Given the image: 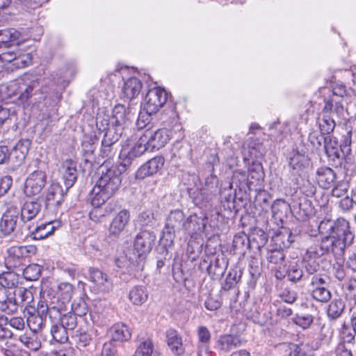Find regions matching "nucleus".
I'll return each instance as SVG.
<instances>
[{
    "label": "nucleus",
    "instance_id": "nucleus-10",
    "mask_svg": "<svg viewBox=\"0 0 356 356\" xmlns=\"http://www.w3.org/2000/svg\"><path fill=\"white\" fill-rule=\"evenodd\" d=\"M34 245L12 246L7 250L6 265L9 268H18L24 265L26 258L36 253Z\"/></svg>",
    "mask_w": 356,
    "mask_h": 356
},
{
    "label": "nucleus",
    "instance_id": "nucleus-35",
    "mask_svg": "<svg viewBox=\"0 0 356 356\" xmlns=\"http://www.w3.org/2000/svg\"><path fill=\"white\" fill-rule=\"evenodd\" d=\"M148 298V293L146 289L142 286L133 287L129 293V300L135 305H141Z\"/></svg>",
    "mask_w": 356,
    "mask_h": 356
},
{
    "label": "nucleus",
    "instance_id": "nucleus-3",
    "mask_svg": "<svg viewBox=\"0 0 356 356\" xmlns=\"http://www.w3.org/2000/svg\"><path fill=\"white\" fill-rule=\"evenodd\" d=\"M161 120L164 126L163 128L154 131L148 129L143 133L145 142L148 141L149 147L152 151L164 147L172 134L180 131L182 129L174 106L170 107L168 110H165L162 113Z\"/></svg>",
    "mask_w": 356,
    "mask_h": 356
},
{
    "label": "nucleus",
    "instance_id": "nucleus-46",
    "mask_svg": "<svg viewBox=\"0 0 356 356\" xmlns=\"http://www.w3.org/2000/svg\"><path fill=\"white\" fill-rule=\"evenodd\" d=\"M232 184H235L241 189L248 187L250 189V184L248 175L243 170H236L234 172L232 179Z\"/></svg>",
    "mask_w": 356,
    "mask_h": 356
},
{
    "label": "nucleus",
    "instance_id": "nucleus-7",
    "mask_svg": "<svg viewBox=\"0 0 356 356\" xmlns=\"http://www.w3.org/2000/svg\"><path fill=\"white\" fill-rule=\"evenodd\" d=\"M351 136L352 131H348L346 134L342 136L341 143L339 145L336 138L327 136L325 139L323 148L327 156L334 161L336 159H339L350 154L351 152Z\"/></svg>",
    "mask_w": 356,
    "mask_h": 356
},
{
    "label": "nucleus",
    "instance_id": "nucleus-54",
    "mask_svg": "<svg viewBox=\"0 0 356 356\" xmlns=\"http://www.w3.org/2000/svg\"><path fill=\"white\" fill-rule=\"evenodd\" d=\"M3 351L6 356H30L29 352L19 349L13 343H7Z\"/></svg>",
    "mask_w": 356,
    "mask_h": 356
},
{
    "label": "nucleus",
    "instance_id": "nucleus-1",
    "mask_svg": "<svg viewBox=\"0 0 356 356\" xmlns=\"http://www.w3.org/2000/svg\"><path fill=\"white\" fill-rule=\"evenodd\" d=\"M330 229L332 235L323 237L319 245L310 247L307 250L310 259H315L332 252L337 259H340L346 247L353 243L354 234L350 229L348 221L344 218L337 219Z\"/></svg>",
    "mask_w": 356,
    "mask_h": 356
},
{
    "label": "nucleus",
    "instance_id": "nucleus-29",
    "mask_svg": "<svg viewBox=\"0 0 356 356\" xmlns=\"http://www.w3.org/2000/svg\"><path fill=\"white\" fill-rule=\"evenodd\" d=\"M167 343L172 352L181 355L184 352L182 338L178 332L174 329H169L166 332Z\"/></svg>",
    "mask_w": 356,
    "mask_h": 356
},
{
    "label": "nucleus",
    "instance_id": "nucleus-31",
    "mask_svg": "<svg viewBox=\"0 0 356 356\" xmlns=\"http://www.w3.org/2000/svg\"><path fill=\"white\" fill-rule=\"evenodd\" d=\"M22 278L19 275L14 271H6L0 274L1 288L13 290L15 287H18V284L21 283Z\"/></svg>",
    "mask_w": 356,
    "mask_h": 356
},
{
    "label": "nucleus",
    "instance_id": "nucleus-42",
    "mask_svg": "<svg viewBox=\"0 0 356 356\" xmlns=\"http://www.w3.org/2000/svg\"><path fill=\"white\" fill-rule=\"evenodd\" d=\"M72 339L77 348L82 350L90 344L92 335L88 331L79 330H76L75 334L72 336Z\"/></svg>",
    "mask_w": 356,
    "mask_h": 356
},
{
    "label": "nucleus",
    "instance_id": "nucleus-22",
    "mask_svg": "<svg viewBox=\"0 0 356 356\" xmlns=\"http://www.w3.org/2000/svg\"><path fill=\"white\" fill-rule=\"evenodd\" d=\"M130 218L129 211L123 209L112 220L108 232L111 235L119 236L127 225Z\"/></svg>",
    "mask_w": 356,
    "mask_h": 356
},
{
    "label": "nucleus",
    "instance_id": "nucleus-17",
    "mask_svg": "<svg viewBox=\"0 0 356 356\" xmlns=\"http://www.w3.org/2000/svg\"><path fill=\"white\" fill-rule=\"evenodd\" d=\"M88 279L94 286L102 292H108L113 289V282L108 275L97 268H90Z\"/></svg>",
    "mask_w": 356,
    "mask_h": 356
},
{
    "label": "nucleus",
    "instance_id": "nucleus-36",
    "mask_svg": "<svg viewBox=\"0 0 356 356\" xmlns=\"http://www.w3.org/2000/svg\"><path fill=\"white\" fill-rule=\"evenodd\" d=\"M226 270V264L223 259L216 258L207 267L208 273L213 279H219Z\"/></svg>",
    "mask_w": 356,
    "mask_h": 356
},
{
    "label": "nucleus",
    "instance_id": "nucleus-34",
    "mask_svg": "<svg viewBox=\"0 0 356 356\" xmlns=\"http://www.w3.org/2000/svg\"><path fill=\"white\" fill-rule=\"evenodd\" d=\"M344 309V301L341 298H334L327 307V316L330 319L336 320L341 316Z\"/></svg>",
    "mask_w": 356,
    "mask_h": 356
},
{
    "label": "nucleus",
    "instance_id": "nucleus-2",
    "mask_svg": "<svg viewBox=\"0 0 356 356\" xmlns=\"http://www.w3.org/2000/svg\"><path fill=\"white\" fill-rule=\"evenodd\" d=\"M100 177L90 193L91 204L98 208L103 205L119 189L121 185L120 172L116 167L103 164L99 168Z\"/></svg>",
    "mask_w": 356,
    "mask_h": 356
},
{
    "label": "nucleus",
    "instance_id": "nucleus-8",
    "mask_svg": "<svg viewBox=\"0 0 356 356\" xmlns=\"http://www.w3.org/2000/svg\"><path fill=\"white\" fill-rule=\"evenodd\" d=\"M38 86L37 80H30L26 77L11 83L8 88L12 95L17 96L19 104H24L32 97L34 90Z\"/></svg>",
    "mask_w": 356,
    "mask_h": 356
},
{
    "label": "nucleus",
    "instance_id": "nucleus-38",
    "mask_svg": "<svg viewBox=\"0 0 356 356\" xmlns=\"http://www.w3.org/2000/svg\"><path fill=\"white\" fill-rule=\"evenodd\" d=\"M15 55L17 56L14 59L13 67H8L11 70L26 67L32 62V56L30 53H26L19 49H17Z\"/></svg>",
    "mask_w": 356,
    "mask_h": 356
},
{
    "label": "nucleus",
    "instance_id": "nucleus-12",
    "mask_svg": "<svg viewBox=\"0 0 356 356\" xmlns=\"http://www.w3.org/2000/svg\"><path fill=\"white\" fill-rule=\"evenodd\" d=\"M47 175L42 170H35L26 179L24 192L26 196L39 195L47 184Z\"/></svg>",
    "mask_w": 356,
    "mask_h": 356
},
{
    "label": "nucleus",
    "instance_id": "nucleus-48",
    "mask_svg": "<svg viewBox=\"0 0 356 356\" xmlns=\"http://www.w3.org/2000/svg\"><path fill=\"white\" fill-rule=\"evenodd\" d=\"M42 267L40 265L33 264L23 269L24 278L29 281L37 280L41 273Z\"/></svg>",
    "mask_w": 356,
    "mask_h": 356
},
{
    "label": "nucleus",
    "instance_id": "nucleus-25",
    "mask_svg": "<svg viewBox=\"0 0 356 356\" xmlns=\"http://www.w3.org/2000/svg\"><path fill=\"white\" fill-rule=\"evenodd\" d=\"M63 179L66 186V191L71 188L77 179L76 165L72 160L63 162L61 169Z\"/></svg>",
    "mask_w": 356,
    "mask_h": 356
},
{
    "label": "nucleus",
    "instance_id": "nucleus-24",
    "mask_svg": "<svg viewBox=\"0 0 356 356\" xmlns=\"http://www.w3.org/2000/svg\"><path fill=\"white\" fill-rule=\"evenodd\" d=\"M61 222L58 220L49 221L42 223L35 227L31 233L34 240H42L54 234L55 230L60 227Z\"/></svg>",
    "mask_w": 356,
    "mask_h": 356
},
{
    "label": "nucleus",
    "instance_id": "nucleus-23",
    "mask_svg": "<svg viewBox=\"0 0 356 356\" xmlns=\"http://www.w3.org/2000/svg\"><path fill=\"white\" fill-rule=\"evenodd\" d=\"M337 175L334 170L328 167H321L316 170V179L320 187L328 189L334 185Z\"/></svg>",
    "mask_w": 356,
    "mask_h": 356
},
{
    "label": "nucleus",
    "instance_id": "nucleus-37",
    "mask_svg": "<svg viewBox=\"0 0 356 356\" xmlns=\"http://www.w3.org/2000/svg\"><path fill=\"white\" fill-rule=\"evenodd\" d=\"M19 339L29 350L37 351L41 347V342L35 332L25 333L21 335Z\"/></svg>",
    "mask_w": 356,
    "mask_h": 356
},
{
    "label": "nucleus",
    "instance_id": "nucleus-20",
    "mask_svg": "<svg viewBox=\"0 0 356 356\" xmlns=\"http://www.w3.org/2000/svg\"><path fill=\"white\" fill-rule=\"evenodd\" d=\"M11 291L17 310L19 307H24L25 312L28 307H33L31 304L33 302L34 298L31 290L24 287H15Z\"/></svg>",
    "mask_w": 356,
    "mask_h": 356
},
{
    "label": "nucleus",
    "instance_id": "nucleus-39",
    "mask_svg": "<svg viewBox=\"0 0 356 356\" xmlns=\"http://www.w3.org/2000/svg\"><path fill=\"white\" fill-rule=\"evenodd\" d=\"M308 164L307 158L304 154L296 153L290 158L289 166L294 174L299 175Z\"/></svg>",
    "mask_w": 356,
    "mask_h": 356
},
{
    "label": "nucleus",
    "instance_id": "nucleus-14",
    "mask_svg": "<svg viewBox=\"0 0 356 356\" xmlns=\"http://www.w3.org/2000/svg\"><path fill=\"white\" fill-rule=\"evenodd\" d=\"M165 159L161 156H156L143 164L136 171V177L143 179L156 175L163 167Z\"/></svg>",
    "mask_w": 356,
    "mask_h": 356
},
{
    "label": "nucleus",
    "instance_id": "nucleus-27",
    "mask_svg": "<svg viewBox=\"0 0 356 356\" xmlns=\"http://www.w3.org/2000/svg\"><path fill=\"white\" fill-rule=\"evenodd\" d=\"M279 349L284 356H309L310 348L306 344L282 343Z\"/></svg>",
    "mask_w": 356,
    "mask_h": 356
},
{
    "label": "nucleus",
    "instance_id": "nucleus-64",
    "mask_svg": "<svg viewBox=\"0 0 356 356\" xmlns=\"http://www.w3.org/2000/svg\"><path fill=\"white\" fill-rule=\"evenodd\" d=\"M116 352V347L113 341H107L103 345L100 356H115Z\"/></svg>",
    "mask_w": 356,
    "mask_h": 356
},
{
    "label": "nucleus",
    "instance_id": "nucleus-44",
    "mask_svg": "<svg viewBox=\"0 0 356 356\" xmlns=\"http://www.w3.org/2000/svg\"><path fill=\"white\" fill-rule=\"evenodd\" d=\"M31 145V141L29 139H23L18 141V143L13 147V153L19 152V155H17V162L22 163L26 158L29 152Z\"/></svg>",
    "mask_w": 356,
    "mask_h": 356
},
{
    "label": "nucleus",
    "instance_id": "nucleus-57",
    "mask_svg": "<svg viewBox=\"0 0 356 356\" xmlns=\"http://www.w3.org/2000/svg\"><path fill=\"white\" fill-rule=\"evenodd\" d=\"M7 323L8 318L3 314H0V340L10 338L13 336L12 331L4 326Z\"/></svg>",
    "mask_w": 356,
    "mask_h": 356
},
{
    "label": "nucleus",
    "instance_id": "nucleus-18",
    "mask_svg": "<svg viewBox=\"0 0 356 356\" xmlns=\"http://www.w3.org/2000/svg\"><path fill=\"white\" fill-rule=\"evenodd\" d=\"M104 132L102 141V148L100 155L102 158L110 159L113 158L116 153L114 145L119 140L120 135L113 131H101Z\"/></svg>",
    "mask_w": 356,
    "mask_h": 356
},
{
    "label": "nucleus",
    "instance_id": "nucleus-33",
    "mask_svg": "<svg viewBox=\"0 0 356 356\" xmlns=\"http://www.w3.org/2000/svg\"><path fill=\"white\" fill-rule=\"evenodd\" d=\"M24 313H26L28 315L26 319L27 325L33 332H36L42 328L45 323V318L35 314L34 307H28L27 311Z\"/></svg>",
    "mask_w": 356,
    "mask_h": 356
},
{
    "label": "nucleus",
    "instance_id": "nucleus-47",
    "mask_svg": "<svg viewBox=\"0 0 356 356\" xmlns=\"http://www.w3.org/2000/svg\"><path fill=\"white\" fill-rule=\"evenodd\" d=\"M21 34L15 29H6L0 30V43L7 44L19 39Z\"/></svg>",
    "mask_w": 356,
    "mask_h": 356
},
{
    "label": "nucleus",
    "instance_id": "nucleus-26",
    "mask_svg": "<svg viewBox=\"0 0 356 356\" xmlns=\"http://www.w3.org/2000/svg\"><path fill=\"white\" fill-rule=\"evenodd\" d=\"M0 311L8 315L17 312L11 290L0 288Z\"/></svg>",
    "mask_w": 356,
    "mask_h": 356
},
{
    "label": "nucleus",
    "instance_id": "nucleus-19",
    "mask_svg": "<svg viewBox=\"0 0 356 356\" xmlns=\"http://www.w3.org/2000/svg\"><path fill=\"white\" fill-rule=\"evenodd\" d=\"M207 219L196 214L191 215L185 221L184 230L192 238L202 234L206 227Z\"/></svg>",
    "mask_w": 356,
    "mask_h": 356
},
{
    "label": "nucleus",
    "instance_id": "nucleus-9",
    "mask_svg": "<svg viewBox=\"0 0 356 356\" xmlns=\"http://www.w3.org/2000/svg\"><path fill=\"white\" fill-rule=\"evenodd\" d=\"M328 285L325 275L319 274L312 276L309 286L312 298L319 302H327L332 298Z\"/></svg>",
    "mask_w": 356,
    "mask_h": 356
},
{
    "label": "nucleus",
    "instance_id": "nucleus-28",
    "mask_svg": "<svg viewBox=\"0 0 356 356\" xmlns=\"http://www.w3.org/2000/svg\"><path fill=\"white\" fill-rule=\"evenodd\" d=\"M42 204L38 200L26 201L21 209V218L24 221L33 219L40 212Z\"/></svg>",
    "mask_w": 356,
    "mask_h": 356
},
{
    "label": "nucleus",
    "instance_id": "nucleus-59",
    "mask_svg": "<svg viewBox=\"0 0 356 356\" xmlns=\"http://www.w3.org/2000/svg\"><path fill=\"white\" fill-rule=\"evenodd\" d=\"M197 337L199 343L202 345H207L210 341L211 333L207 327L200 326L197 328Z\"/></svg>",
    "mask_w": 356,
    "mask_h": 356
},
{
    "label": "nucleus",
    "instance_id": "nucleus-4",
    "mask_svg": "<svg viewBox=\"0 0 356 356\" xmlns=\"http://www.w3.org/2000/svg\"><path fill=\"white\" fill-rule=\"evenodd\" d=\"M345 108L341 102L334 99L325 101L323 108L322 118L319 120V128L323 134H330L336 126V119L344 118Z\"/></svg>",
    "mask_w": 356,
    "mask_h": 356
},
{
    "label": "nucleus",
    "instance_id": "nucleus-49",
    "mask_svg": "<svg viewBox=\"0 0 356 356\" xmlns=\"http://www.w3.org/2000/svg\"><path fill=\"white\" fill-rule=\"evenodd\" d=\"M293 323L304 330L310 327L314 322V316L312 314H296L293 318Z\"/></svg>",
    "mask_w": 356,
    "mask_h": 356
},
{
    "label": "nucleus",
    "instance_id": "nucleus-52",
    "mask_svg": "<svg viewBox=\"0 0 356 356\" xmlns=\"http://www.w3.org/2000/svg\"><path fill=\"white\" fill-rule=\"evenodd\" d=\"M59 324L66 328L67 330H73L76 325L77 320L76 314L72 312H68L62 316Z\"/></svg>",
    "mask_w": 356,
    "mask_h": 356
},
{
    "label": "nucleus",
    "instance_id": "nucleus-5",
    "mask_svg": "<svg viewBox=\"0 0 356 356\" xmlns=\"http://www.w3.org/2000/svg\"><path fill=\"white\" fill-rule=\"evenodd\" d=\"M127 120L125 106L122 104L115 105L112 115L98 114L96 125L99 131H113L122 135L123 126Z\"/></svg>",
    "mask_w": 356,
    "mask_h": 356
},
{
    "label": "nucleus",
    "instance_id": "nucleus-41",
    "mask_svg": "<svg viewBox=\"0 0 356 356\" xmlns=\"http://www.w3.org/2000/svg\"><path fill=\"white\" fill-rule=\"evenodd\" d=\"M248 176L250 186L262 180L264 177V172L261 164L258 162H252L249 166Z\"/></svg>",
    "mask_w": 356,
    "mask_h": 356
},
{
    "label": "nucleus",
    "instance_id": "nucleus-11",
    "mask_svg": "<svg viewBox=\"0 0 356 356\" xmlns=\"http://www.w3.org/2000/svg\"><path fill=\"white\" fill-rule=\"evenodd\" d=\"M167 92L159 87L149 89L145 97L144 109L149 115L156 113L166 103Z\"/></svg>",
    "mask_w": 356,
    "mask_h": 356
},
{
    "label": "nucleus",
    "instance_id": "nucleus-53",
    "mask_svg": "<svg viewBox=\"0 0 356 356\" xmlns=\"http://www.w3.org/2000/svg\"><path fill=\"white\" fill-rule=\"evenodd\" d=\"M287 277L289 280L296 283L303 277V270L298 264H292L288 269Z\"/></svg>",
    "mask_w": 356,
    "mask_h": 356
},
{
    "label": "nucleus",
    "instance_id": "nucleus-60",
    "mask_svg": "<svg viewBox=\"0 0 356 356\" xmlns=\"http://www.w3.org/2000/svg\"><path fill=\"white\" fill-rule=\"evenodd\" d=\"M285 255L283 251L280 249L274 250L269 252L268 260L269 262L278 264L282 263L284 259Z\"/></svg>",
    "mask_w": 356,
    "mask_h": 356
},
{
    "label": "nucleus",
    "instance_id": "nucleus-43",
    "mask_svg": "<svg viewBox=\"0 0 356 356\" xmlns=\"http://www.w3.org/2000/svg\"><path fill=\"white\" fill-rule=\"evenodd\" d=\"M73 292V286L68 282H63L58 286V298L62 302V305L70 301Z\"/></svg>",
    "mask_w": 356,
    "mask_h": 356
},
{
    "label": "nucleus",
    "instance_id": "nucleus-62",
    "mask_svg": "<svg viewBox=\"0 0 356 356\" xmlns=\"http://www.w3.org/2000/svg\"><path fill=\"white\" fill-rule=\"evenodd\" d=\"M12 184L13 179L10 176L6 175L0 178V197L9 191Z\"/></svg>",
    "mask_w": 356,
    "mask_h": 356
},
{
    "label": "nucleus",
    "instance_id": "nucleus-16",
    "mask_svg": "<svg viewBox=\"0 0 356 356\" xmlns=\"http://www.w3.org/2000/svg\"><path fill=\"white\" fill-rule=\"evenodd\" d=\"M65 193L61 186L58 183H52L47 188L44 200L47 209L55 211L56 208L63 201Z\"/></svg>",
    "mask_w": 356,
    "mask_h": 356
},
{
    "label": "nucleus",
    "instance_id": "nucleus-50",
    "mask_svg": "<svg viewBox=\"0 0 356 356\" xmlns=\"http://www.w3.org/2000/svg\"><path fill=\"white\" fill-rule=\"evenodd\" d=\"M154 346L151 340H145L140 343L133 356H152Z\"/></svg>",
    "mask_w": 356,
    "mask_h": 356
},
{
    "label": "nucleus",
    "instance_id": "nucleus-45",
    "mask_svg": "<svg viewBox=\"0 0 356 356\" xmlns=\"http://www.w3.org/2000/svg\"><path fill=\"white\" fill-rule=\"evenodd\" d=\"M67 330L66 328L59 323L52 324L51 327V334L54 340L60 343L66 342L68 339Z\"/></svg>",
    "mask_w": 356,
    "mask_h": 356
},
{
    "label": "nucleus",
    "instance_id": "nucleus-21",
    "mask_svg": "<svg viewBox=\"0 0 356 356\" xmlns=\"http://www.w3.org/2000/svg\"><path fill=\"white\" fill-rule=\"evenodd\" d=\"M242 344L240 337L235 334H224L219 336L216 341V348L222 353H228L241 346Z\"/></svg>",
    "mask_w": 356,
    "mask_h": 356
},
{
    "label": "nucleus",
    "instance_id": "nucleus-55",
    "mask_svg": "<svg viewBox=\"0 0 356 356\" xmlns=\"http://www.w3.org/2000/svg\"><path fill=\"white\" fill-rule=\"evenodd\" d=\"M63 305L51 306L49 308L48 315L49 319L51 321L52 324L59 323L62 318V311Z\"/></svg>",
    "mask_w": 356,
    "mask_h": 356
},
{
    "label": "nucleus",
    "instance_id": "nucleus-63",
    "mask_svg": "<svg viewBox=\"0 0 356 356\" xmlns=\"http://www.w3.org/2000/svg\"><path fill=\"white\" fill-rule=\"evenodd\" d=\"M336 356H353L350 345L339 343L335 349Z\"/></svg>",
    "mask_w": 356,
    "mask_h": 356
},
{
    "label": "nucleus",
    "instance_id": "nucleus-61",
    "mask_svg": "<svg viewBox=\"0 0 356 356\" xmlns=\"http://www.w3.org/2000/svg\"><path fill=\"white\" fill-rule=\"evenodd\" d=\"M326 136H324V134H311L309 136V139L312 144L313 147L316 149H319L321 147H323L325 144V139Z\"/></svg>",
    "mask_w": 356,
    "mask_h": 356
},
{
    "label": "nucleus",
    "instance_id": "nucleus-56",
    "mask_svg": "<svg viewBox=\"0 0 356 356\" xmlns=\"http://www.w3.org/2000/svg\"><path fill=\"white\" fill-rule=\"evenodd\" d=\"M72 308L73 310L72 313L76 314V316H83L86 315L88 311L86 302L81 299H79L78 301L74 302L72 305Z\"/></svg>",
    "mask_w": 356,
    "mask_h": 356
},
{
    "label": "nucleus",
    "instance_id": "nucleus-40",
    "mask_svg": "<svg viewBox=\"0 0 356 356\" xmlns=\"http://www.w3.org/2000/svg\"><path fill=\"white\" fill-rule=\"evenodd\" d=\"M146 152H152L150 147H149L148 141L145 142L144 134H143L138 140L131 147L128 154L129 158L138 157L143 155Z\"/></svg>",
    "mask_w": 356,
    "mask_h": 356
},
{
    "label": "nucleus",
    "instance_id": "nucleus-6",
    "mask_svg": "<svg viewBox=\"0 0 356 356\" xmlns=\"http://www.w3.org/2000/svg\"><path fill=\"white\" fill-rule=\"evenodd\" d=\"M185 221V215L182 211L176 209L170 211L166 218L161 238V241L165 246L170 247L173 245L176 233L184 230Z\"/></svg>",
    "mask_w": 356,
    "mask_h": 356
},
{
    "label": "nucleus",
    "instance_id": "nucleus-15",
    "mask_svg": "<svg viewBox=\"0 0 356 356\" xmlns=\"http://www.w3.org/2000/svg\"><path fill=\"white\" fill-rule=\"evenodd\" d=\"M19 224V211L16 208L8 209L2 216L0 220V231L5 235L14 233Z\"/></svg>",
    "mask_w": 356,
    "mask_h": 356
},
{
    "label": "nucleus",
    "instance_id": "nucleus-30",
    "mask_svg": "<svg viewBox=\"0 0 356 356\" xmlns=\"http://www.w3.org/2000/svg\"><path fill=\"white\" fill-rule=\"evenodd\" d=\"M111 341L123 342L131 339V333L127 325L123 323H117L110 329Z\"/></svg>",
    "mask_w": 356,
    "mask_h": 356
},
{
    "label": "nucleus",
    "instance_id": "nucleus-32",
    "mask_svg": "<svg viewBox=\"0 0 356 356\" xmlns=\"http://www.w3.org/2000/svg\"><path fill=\"white\" fill-rule=\"evenodd\" d=\"M141 88L140 81L136 77H131L124 82L123 93L127 99H132L139 95Z\"/></svg>",
    "mask_w": 356,
    "mask_h": 356
},
{
    "label": "nucleus",
    "instance_id": "nucleus-51",
    "mask_svg": "<svg viewBox=\"0 0 356 356\" xmlns=\"http://www.w3.org/2000/svg\"><path fill=\"white\" fill-rule=\"evenodd\" d=\"M249 153L255 159L263 156L266 153L265 147L258 140H252L248 144Z\"/></svg>",
    "mask_w": 356,
    "mask_h": 356
},
{
    "label": "nucleus",
    "instance_id": "nucleus-13",
    "mask_svg": "<svg viewBox=\"0 0 356 356\" xmlns=\"http://www.w3.org/2000/svg\"><path fill=\"white\" fill-rule=\"evenodd\" d=\"M155 236L149 231H141L136 236L134 242V254L138 257H145L153 247Z\"/></svg>",
    "mask_w": 356,
    "mask_h": 356
},
{
    "label": "nucleus",
    "instance_id": "nucleus-58",
    "mask_svg": "<svg viewBox=\"0 0 356 356\" xmlns=\"http://www.w3.org/2000/svg\"><path fill=\"white\" fill-rule=\"evenodd\" d=\"M16 50L8 51L0 54V67L9 65L8 67H13L14 59L16 58Z\"/></svg>",
    "mask_w": 356,
    "mask_h": 356
}]
</instances>
